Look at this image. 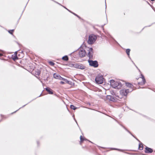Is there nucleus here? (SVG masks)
Here are the masks:
<instances>
[{
    "mask_svg": "<svg viewBox=\"0 0 155 155\" xmlns=\"http://www.w3.org/2000/svg\"><path fill=\"white\" fill-rule=\"evenodd\" d=\"M110 83L111 86L114 88L120 89L122 86V84L120 82L115 81L113 80L110 81Z\"/></svg>",
    "mask_w": 155,
    "mask_h": 155,
    "instance_id": "nucleus-1",
    "label": "nucleus"
},
{
    "mask_svg": "<svg viewBox=\"0 0 155 155\" xmlns=\"http://www.w3.org/2000/svg\"><path fill=\"white\" fill-rule=\"evenodd\" d=\"M97 37L94 35L92 34L89 35L87 43L89 44H93L96 41Z\"/></svg>",
    "mask_w": 155,
    "mask_h": 155,
    "instance_id": "nucleus-2",
    "label": "nucleus"
},
{
    "mask_svg": "<svg viewBox=\"0 0 155 155\" xmlns=\"http://www.w3.org/2000/svg\"><path fill=\"white\" fill-rule=\"evenodd\" d=\"M133 91V89H131L130 90L129 89H123L120 90V94L123 96H126L128 93L130 92H131Z\"/></svg>",
    "mask_w": 155,
    "mask_h": 155,
    "instance_id": "nucleus-3",
    "label": "nucleus"
},
{
    "mask_svg": "<svg viewBox=\"0 0 155 155\" xmlns=\"http://www.w3.org/2000/svg\"><path fill=\"white\" fill-rule=\"evenodd\" d=\"M95 81L98 84H101L103 82V78L102 75L99 74L95 78Z\"/></svg>",
    "mask_w": 155,
    "mask_h": 155,
    "instance_id": "nucleus-4",
    "label": "nucleus"
},
{
    "mask_svg": "<svg viewBox=\"0 0 155 155\" xmlns=\"http://www.w3.org/2000/svg\"><path fill=\"white\" fill-rule=\"evenodd\" d=\"M88 62L90 66L93 67L94 68H97L98 66V62L97 61H94L89 60H88Z\"/></svg>",
    "mask_w": 155,
    "mask_h": 155,
    "instance_id": "nucleus-5",
    "label": "nucleus"
},
{
    "mask_svg": "<svg viewBox=\"0 0 155 155\" xmlns=\"http://www.w3.org/2000/svg\"><path fill=\"white\" fill-rule=\"evenodd\" d=\"M74 67L77 68L81 69H84L85 68V66L82 64L79 63H76L73 64Z\"/></svg>",
    "mask_w": 155,
    "mask_h": 155,
    "instance_id": "nucleus-6",
    "label": "nucleus"
},
{
    "mask_svg": "<svg viewBox=\"0 0 155 155\" xmlns=\"http://www.w3.org/2000/svg\"><path fill=\"white\" fill-rule=\"evenodd\" d=\"M87 50L88 51V55L90 59H92L93 58V51L92 48H88Z\"/></svg>",
    "mask_w": 155,
    "mask_h": 155,
    "instance_id": "nucleus-7",
    "label": "nucleus"
},
{
    "mask_svg": "<svg viewBox=\"0 0 155 155\" xmlns=\"http://www.w3.org/2000/svg\"><path fill=\"white\" fill-rule=\"evenodd\" d=\"M79 55L80 57H83L85 56L86 52L84 50H81L79 52Z\"/></svg>",
    "mask_w": 155,
    "mask_h": 155,
    "instance_id": "nucleus-8",
    "label": "nucleus"
},
{
    "mask_svg": "<svg viewBox=\"0 0 155 155\" xmlns=\"http://www.w3.org/2000/svg\"><path fill=\"white\" fill-rule=\"evenodd\" d=\"M153 152V150L152 149L150 148H149L147 147H146L145 148V152L147 153H152Z\"/></svg>",
    "mask_w": 155,
    "mask_h": 155,
    "instance_id": "nucleus-9",
    "label": "nucleus"
},
{
    "mask_svg": "<svg viewBox=\"0 0 155 155\" xmlns=\"http://www.w3.org/2000/svg\"><path fill=\"white\" fill-rule=\"evenodd\" d=\"M107 98L110 101H115L114 98L110 95H107Z\"/></svg>",
    "mask_w": 155,
    "mask_h": 155,
    "instance_id": "nucleus-10",
    "label": "nucleus"
},
{
    "mask_svg": "<svg viewBox=\"0 0 155 155\" xmlns=\"http://www.w3.org/2000/svg\"><path fill=\"white\" fill-rule=\"evenodd\" d=\"M45 90L48 92L49 94H53V92L52 89L48 87H47L45 88Z\"/></svg>",
    "mask_w": 155,
    "mask_h": 155,
    "instance_id": "nucleus-11",
    "label": "nucleus"
},
{
    "mask_svg": "<svg viewBox=\"0 0 155 155\" xmlns=\"http://www.w3.org/2000/svg\"><path fill=\"white\" fill-rule=\"evenodd\" d=\"M141 76H142V81H143V82L138 83V84H140V85L144 84H145V83L146 82V80L144 78L143 76V75H141Z\"/></svg>",
    "mask_w": 155,
    "mask_h": 155,
    "instance_id": "nucleus-12",
    "label": "nucleus"
},
{
    "mask_svg": "<svg viewBox=\"0 0 155 155\" xmlns=\"http://www.w3.org/2000/svg\"><path fill=\"white\" fill-rule=\"evenodd\" d=\"M58 4L60 5H61V4H60L59 3H58V2H56ZM61 5L64 8H65V9H67L69 12H70L72 13L74 15H75L77 16L79 18H80V17L79 16H78V15H77V14H76L74 13V12H71V11H70V10H68V9L66 7H65L62 6V5Z\"/></svg>",
    "mask_w": 155,
    "mask_h": 155,
    "instance_id": "nucleus-13",
    "label": "nucleus"
},
{
    "mask_svg": "<svg viewBox=\"0 0 155 155\" xmlns=\"http://www.w3.org/2000/svg\"><path fill=\"white\" fill-rule=\"evenodd\" d=\"M60 76V75L56 73H54L53 75L54 78L57 79H59L60 78H61Z\"/></svg>",
    "mask_w": 155,
    "mask_h": 155,
    "instance_id": "nucleus-14",
    "label": "nucleus"
},
{
    "mask_svg": "<svg viewBox=\"0 0 155 155\" xmlns=\"http://www.w3.org/2000/svg\"><path fill=\"white\" fill-rule=\"evenodd\" d=\"M126 85L127 87L130 88L129 89L130 90L131 89H132V88L133 87V85L132 84L129 83H127L126 84Z\"/></svg>",
    "mask_w": 155,
    "mask_h": 155,
    "instance_id": "nucleus-15",
    "label": "nucleus"
},
{
    "mask_svg": "<svg viewBox=\"0 0 155 155\" xmlns=\"http://www.w3.org/2000/svg\"><path fill=\"white\" fill-rule=\"evenodd\" d=\"M143 149V146L142 143H140L139 145V149L140 150H142Z\"/></svg>",
    "mask_w": 155,
    "mask_h": 155,
    "instance_id": "nucleus-16",
    "label": "nucleus"
},
{
    "mask_svg": "<svg viewBox=\"0 0 155 155\" xmlns=\"http://www.w3.org/2000/svg\"><path fill=\"white\" fill-rule=\"evenodd\" d=\"M62 59V60L65 61H68V58L67 55H65L63 57Z\"/></svg>",
    "mask_w": 155,
    "mask_h": 155,
    "instance_id": "nucleus-17",
    "label": "nucleus"
},
{
    "mask_svg": "<svg viewBox=\"0 0 155 155\" xmlns=\"http://www.w3.org/2000/svg\"><path fill=\"white\" fill-rule=\"evenodd\" d=\"M41 73V71L39 70H37L35 71V74L36 75L39 76Z\"/></svg>",
    "mask_w": 155,
    "mask_h": 155,
    "instance_id": "nucleus-18",
    "label": "nucleus"
},
{
    "mask_svg": "<svg viewBox=\"0 0 155 155\" xmlns=\"http://www.w3.org/2000/svg\"><path fill=\"white\" fill-rule=\"evenodd\" d=\"M70 108L71 109H73V110H75L77 108V107H76L75 106H74V105H71V106H70Z\"/></svg>",
    "mask_w": 155,
    "mask_h": 155,
    "instance_id": "nucleus-19",
    "label": "nucleus"
},
{
    "mask_svg": "<svg viewBox=\"0 0 155 155\" xmlns=\"http://www.w3.org/2000/svg\"><path fill=\"white\" fill-rule=\"evenodd\" d=\"M130 49H127L126 51V52L128 56H129L130 55Z\"/></svg>",
    "mask_w": 155,
    "mask_h": 155,
    "instance_id": "nucleus-20",
    "label": "nucleus"
},
{
    "mask_svg": "<svg viewBox=\"0 0 155 155\" xmlns=\"http://www.w3.org/2000/svg\"><path fill=\"white\" fill-rule=\"evenodd\" d=\"M49 64L52 66H53L55 64L52 61H50L49 62Z\"/></svg>",
    "mask_w": 155,
    "mask_h": 155,
    "instance_id": "nucleus-21",
    "label": "nucleus"
},
{
    "mask_svg": "<svg viewBox=\"0 0 155 155\" xmlns=\"http://www.w3.org/2000/svg\"><path fill=\"white\" fill-rule=\"evenodd\" d=\"M126 130H127L128 132H129L130 134L133 137H134L135 138V137L127 129H126L123 126H122Z\"/></svg>",
    "mask_w": 155,
    "mask_h": 155,
    "instance_id": "nucleus-22",
    "label": "nucleus"
},
{
    "mask_svg": "<svg viewBox=\"0 0 155 155\" xmlns=\"http://www.w3.org/2000/svg\"><path fill=\"white\" fill-rule=\"evenodd\" d=\"M86 139H84L81 136H80V140L81 142H82L84 140H85Z\"/></svg>",
    "mask_w": 155,
    "mask_h": 155,
    "instance_id": "nucleus-23",
    "label": "nucleus"
},
{
    "mask_svg": "<svg viewBox=\"0 0 155 155\" xmlns=\"http://www.w3.org/2000/svg\"><path fill=\"white\" fill-rule=\"evenodd\" d=\"M14 31V29H12V30H9L8 31V32L11 34H13V32Z\"/></svg>",
    "mask_w": 155,
    "mask_h": 155,
    "instance_id": "nucleus-24",
    "label": "nucleus"
},
{
    "mask_svg": "<svg viewBox=\"0 0 155 155\" xmlns=\"http://www.w3.org/2000/svg\"><path fill=\"white\" fill-rule=\"evenodd\" d=\"M64 81L67 83L70 84V81L68 80L67 79H64Z\"/></svg>",
    "mask_w": 155,
    "mask_h": 155,
    "instance_id": "nucleus-25",
    "label": "nucleus"
},
{
    "mask_svg": "<svg viewBox=\"0 0 155 155\" xmlns=\"http://www.w3.org/2000/svg\"><path fill=\"white\" fill-rule=\"evenodd\" d=\"M60 78L59 80H62L64 81V79H65V78H64L62 77H61V76H60Z\"/></svg>",
    "mask_w": 155,
    "mask_h": 155,
    "instance_id": "nucleus-26",
    "label": "nucleus"
},
{
    "mask_svg": "<svg viewBox=\"0 0 155 155\" xmlns=\"http://www.w3.org/2000/svg\"><path fill=\"white\" fill-rule=\"evenodd\" d=\"M60 83L61 84H64L65 83L63 81H61L60 82Z\"/></svg>",
    "mask_w": 155,
    "mask_h": 155,
    "instance_id": "nucleus-27",
    "label": "nucleus"
},
{
    "mask_svg": "<svg viewBox=\"0 0 155 155\" xmlns=\"http://www.w3.org/2000/svg\"><path fill=\"white\" fill-rule=\"evenodd\" d=\"M17 59H18V57L17 56H16V58H13V59L14 60H15Z\"/></svg>",
    "mask_w": 155,
    "mask_h": 155,
    "instance_id": "nucleus-28",
    "label": "nucleus"
},
{
    "mask_svg": "<svg viewBox=\"0 0 155 155\" xmlns=\"http://www.w3.org/2000/svg\"><path fill=\"white\" fill-rule=\"evenodd\" d=\"M3 55L1 53H0V57H1Z\"/></svg>",
    "mask_w": 155,
    "mask_h": 155,
    "instance_id": "nucleus-29",
    "label": "nucleus"
},
{
    "mask_svg": "<svg viewBox=\"0 0 155 155\" xmlns=\"http://www.w3.org/2000/svg\"><path fill=\"white\" fill-rule=\"evenodd\" d=\"M113 149L114 150H119L117 149H116V148H114Z\"/></svg>",
    "mask_w": 155,
    "mask_h": 155,
    "instance_id": "nucleus-30",
    "label": "nucleus"
},
{
    "mask_svg": "<svg viewBox=\"0 0 155 155\" xmlns=\"http://www.w3.org/2000/svg\"><path fill=\"white\" fill-rule=\"evenodd\" d=\"M21 108H21H19V109H18V110H16V111H15L14 112V113L16 112L17 111H18V110H19Z\"/></svg>",
    "mask_w": 155,
    "mask_h": 155,
    "instance_id": "nucleus-31",
    "label": "nucleus"
},
{
    "mask_svg": "<svg viewBox=\"0 0 155 155\" xmlns=\"http://www.w3.org/2000/svg\"><path fill=\"white\" fill-rule=\"evenodd\" d=\"M137 140L139 142H140V140H139L138 139H137Z\"/></svg>",
    "mask_w": 155,
    "mask_h": 155,
    "instance_id": "nucleus-32",
    "label": "nucleus"
},
{
    "mask_svg": "<svg viewBox=\"0 0 155 155\" xmlns=\"http://www.w3.org/2000/svg\"><path fill=\"white\" fill-rule=\"evenodd\" d=\"M105 2V4H106V2ZM106 8H107V6H106Z\"/></svg>",
    "mask_w": 155,
    "mask_h": 155,
    "instance_id": "nucleus-33",
    "label": "nucleus"
},
{
    "mask_svg": "<svg viewBox=\"0 0 155 155\" xmlns=\"http://www.w3.org/2000/svg\"><path fill=\"white\" fill-rule=\"evenodd\" d=\"M25 105H24V106L22 107H24V106H25Z\"/></svg>",
    "mask_w": 155,
    "mask_h": 155,
    "instance_id": "nucleus-34",
    "label": "nucleus"
},
{
    "mask_svg": "<svg viewBox=\"0 0 155 155\" xmlns=\"http://www.w3.org/2000/svg\"><path fill=\"white\" fill-rule=\"evenodd\" d=\"M151 1H154L155 0H150Z\"/></svg>",
    "mask_w": 155,
    "mask_h": 155,
    "instance_id": "nucleus-35",
    "label": "nucleus"
},
{
    "mask_svg": "<svg viewBox=\"0 0 155 155\" xmlns=\"http://www.w3.org/2000/svg\"><path fill=\"white\" fill-rule=\"evenodd\" d=\"M104 25H102V28H103V27H104Z\"/></svg>",
    "mask_w": 155,
    "mask_h": 155,
    "instance_id": "nucleus-36",
    "label": "nucleus"
},
{
    "mask_svg": "<svg viewBox=\"0 0 155 155\" xmlns=\"http://www.w3.org/2000/svg\"><path fill=\"white\" fill-rule=\"evenodd\" d=\"M74 119V120H75V121L76 122V120H75V118Z\"/></svg>",
    "mask_w": 155,
    "mask_h": 155,
    "instance_id": "nucleus-37",
    "label": "nucleus"
}]
</instances>
